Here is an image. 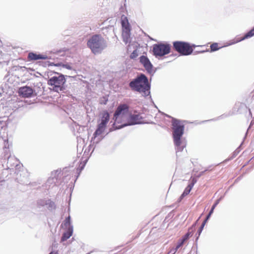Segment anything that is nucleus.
<instances>
[{
  "label": "nucleus",
  "instance_id": "nucleus-1",
  "mask_svg": "<svg viewBox=\"0 0 254 254\" xmlns=\"http://www.w3.org/2000/svg\"><path fill=\"white\" fill-rule=\"evenodd\" d=\"M173 138L176 147V153L181 152L186 146V142L182 137L184 132V126L179 120H172Z\"/></svg>",
  "mask_w": 254,
  "mask_h": 254
},
{
  "label": "nucleus",
  "instance_id": "nucleus-2",
  "mask_svg": "<svg viewBox=\"0 0 254 254\" xmlns=\"http://www.w3.org/2000/svg\"><path fill=\"white\" fill-rule=\"evenodd\" d=\"M87 46L94 55H96L101 54L107 47V43L101 35L95 34L89 39Z\"/></svg>",
  "mask_w": 254,
  "mask_h": 254
},
{
  "label": "nucleus",
  "instance_id": "nucleus-3",
  "mask_svg": "<svg viewBox=\"0 0 254 254\" xmlns=\"http://www.w3.org/2000/svg\"><path fill=\"white\" fill-rule=\"evenodd\" d=\"M55 74L47 81V84L53 87V90L55 92L60 93L64 92L67 89L66 84V79L64 75L57 72H54Z\"/></svg>",
  "mask_w": 254,
  "mask_h": 254
},
{
  "label": "nucleus",
  "instance_id": "nucleus-4",
  "mask_svg": "<svg viewBox=\"0 0 254 254\" xmlns=\"http://www.w3.org/2000/svg\"><path fill=\"white\" fill-rule=\"evenodd\" d=\"M173 48L175 51L181 55L188 56L191 55L194 49L198 45L190 44L188 42L183 41H175L173 43Z\"/></svg>",
  "mask_w": 254,
  "mask_h": 254
},
{
  "label": "nucleus",
  "instance_id": "nucleus-5",
  "mask_svg": "<svg viewBox=\"0 0 254 254\" xmlns=\"http://www.w3.org/2000/svg\"><path fill=\"white\" fill-rule=\"evenodd\" d=\"M7 151L6 145H5L4 148V156H3V157H4L3 160H6V167L9 169L10 173L11 174L12 172L14 173L15 171L20 169L21 167H23V165L14 156H11L8 155ZM2 159H3V158H2Z\"/></svg>",
  "mask_w": 254,
  "mask_h": 254
},
{
  "label": "nucleus",
  "instance_id": "nucleus-6",
  "mask_svg": "<svg viewBox=\"0 0 254 254\" xmlns=\"http://www.w3.org/2000/svg\"><path fill=\"white\" fill-rule=\"evenodd\" d=\"M110 117V114L107 110L103 111L101 117V122L98 125L97 127L93 134L92 140L93 139H95L98 136L101 134L104 131L109 121Z\"/></svg>",
  "mask_w": 254,
  "mask_h": 254
},
{
  "label": "nucleus",
  "instance_id": "nucleus-7",
  "mask_svg": "<svg viewBox=\"0 0 254 254\" xmlns=\"http://www.w3.org/2000/svg\"><path fill=\"white\" fill-rule=\"evenodd\" d=\"M14 174L15 175V180L17 183L24 185H28L30 184L29 179V174L27 171L24 169L23 167L15 171Z\"/></svg>",
  "mask_w": 254,
  "mask_h": 254
},
{
  "label": "nucleus",
  "instance_id": "nucleus-8",
  "mask_svg": "<svg viewBox=\"0 0 254 254\" xmlns=\"http://www.w3.org/2000/svg\"><path fill=\"white\" fill-rule=\"evenodd\" d=\"M171 48V45L168 43L156 44L153 45V52L156 57H163L170 53Z\"/></svg>",
  "mask_w": 254,
  "mask_h": 254
},
{
  "label": "nucleus",
  "instance_id": "nucleus-9",
  "mask_svg": "<svg viewBox=\"0 0 254 254\" xmlns=\"http://www.w3.org/2000/svg\"><path fill=\"white\" fill-rule=\"evenodd\" d=\"M129 112V106L126 104H120L116 110L115 111L113 119L114 120V123L113 124H115L116 126V124H119L120 117H122L128 114Z\"/></svg>",
  "mask_w": 254,
  "mask_h": 254
},
{
  "label": "nucleus",
  "instance_id": "nucleus-10",
  "mask_svg": "<svg viewBox=\"0 0 254 254\" xmlns=\"http://www.w3.org/2000/svg\"><path fill=\"white\" fill-rule=\"evenodd\" d=\"M140 124H143V123L139 121L138 115H130L128 119L127 123L122 124L120 126H115V124H113L112 127L109 129V131L111 132L114 130L119 129L127 126H132Z\"/></svg>",
  "mask_w": 254,
  "mask_h": 254
},
{
  "label": "nucleus",
  "instance_id": "nucleus-11",
  "mask_svg": "<svg viewBox=\"0 0 254 254\" xmlns=\"http://www.w3.org/2000/svg\"><path fill=\"white\" fill-rule=\"evenodd\" d=\"M131 89L135 91L143 92V73H140L129 83Z\"/></svg>",
  "mask_w": 254,
  "mask_h": 254
},
{
  "label": "nucleus",
  "instance_id": "nucleus-12",
  "mask_svg": "<svg viewBox=\"0 0 254 254\" xmlns=\"http://www.w3.org/2000/svg\"><path fill=\"white\" fill-rule=\"evenodd\" d=\"M34 90L30 86H24L19 88L18 93L19 95L24 98H30L32 97L34 93Z\"/></svg>",
  "mask_w": 254,
  "mask_h": 254
},
{
  "label": "nucleus",
  "instance_id": "nucleus-13",
  "mask_svg": "<svg viewBox=\"0 0 254 254\" xmlns=\"http://www.w3.org/2000/svg\"><path fill=\"white\" fill-rule=\"evenodd\" d=\"M27 59L28 61L31 62L38 60H47L48 59V57L45 55L38 54L36 53L31 52L28 54Z\"/></svg>",
  "mask_w": 254,
  "mask_h": 254
},
{
  "label": "nucleus",
  "instance_id": "nucleus-14",
  "mask_svg": "<svg viewBox=\"0 0 254 254\" xmlns=\"http://www.w3.org/2000/svg\"><path fill=\"white\" fill-rule=\"evenodd\" d=\"M130 27L122 29V38L123 42L126 45L131 42Z\"/></svg>",
  "mask_w": 254,
  "mask_h": 254
},
{
  "label": "nucleus",
  "instance_id": "nucleus-15",
  "mask_svg": "<svg viewBox=\"0 0 254 254\" xmlns=\"http://www.w3.org/2000/svg\"><path fill=\"white\" fill-rule=\"evenodd\" d=\"M150 85L149 83L148 79L146 76L144 75V96L149 100H151V96L150 95Z\"/></svg>",
  "mask_w": 254,
  "mask_h": 254
},
{
  "label": "nucleus",
  "instance_id": "nucleus-16",
  "mask_svg": "<svg viewBox=\"0 0 254 254\" xmlns=\"http://www.w3.org/2000/svg\"><path fill=\"white\" fill-rule=\"evenodd\" d=\"M144 67L151 76L153 75L155 72V69H154L152 64L148 59L145 56H144Z\"/></svg>",
  "mask_w": 254,
  "mask_h": 254
},
{
  "label": "nucleus",
  "instance_id": "nucleus-17",
  "mask_svg": "<svg viewBox=\"0 0 254 254\" xmlns=\"http://www.w3.org/2000/svg\"><path fill=\"white\" fill-rule=\"evenodd\" d=\"M73 231V226L67 228L66 230L63 233L61 239V242H64L68 239L72 235Z\"/></svg>",
  "mask_w": 254,
  "mask_h": 254
},
{
  "label": "nucleus",
  "instance_id": "nucleus-18",
  "mask_svg": "<svg viewBox=\"0 0 254 254\" xmlns=\"http://www.w3.org/2000/svg\"><path fill=\"white\" fill-rule=\"evenodd\" d=\"M57 178L55 176L54 177H50L47 181L46 185V187H49V188H53L56 186V182Z\"/></svg>",
  "mask_w": 254,
  "mask_h": 254
},
{
  "label": "nucleus",
  "instance_id": "nucleus-19",
  "mask_svg": "<svg viewBox=\"0 0 254 254\" xmlns=\"http://www.w3.org/2000/svg\"><path fill=\"white\" fill-rule=\"evenodd\" d=\"M121 24L122 29L126 28H130V26L128 22L127 17L125 16H122L121 18Z\"/></svg>",
  "mask_w": 254,
  "mask_h": 254
},
{
  "label": "nucleus",
  "instance_id": "nucleus-20",
  "mask_svg": "<svg viewBox=\"0 0 254 254\" xmlns=\"http://www.w3.org/2000/svg\"><path fill=\"white\" fill-rule=\"evenodd\" d=\"M46 206L49 210L51 211L55 210L56 208L55 202L52 201L50 199H48Z\"/></svg>",
  "mask_w": 254,
  "mask_h": 254
},
{
  "label": "nucleus",
  "instance_id": "nucleus-21",
  "mask_svg": "<svg viewBox=\"0 0 254 254\" xmlns=\"http://www.w3.org/2000/svg\"><path fill=\"white\" fill-rule=\"evenodd\" d=\"M192 188L191 186H190L188 185L185 189V190L184 191L183 193L182 194V195L180 196V199H183L185 196L189 194L192 190Z\"/></svg>",
  "mask_w": 254,
  "mask_h": 254
},
{
  "label": "nucleus",
  "instance_id": "nucleus-22",
  "mask_svg": "<svg viewBox=\"0 0 254 254\" xmlns=\"http://www.w3.org/2000/svg\"><path fill=\"white\" fill-rule=\"evenodd\" d=\"M87 161H88L87 159H86L85 160H84L83 161V164L81 163V164L79 165V167L77 169V172L78 173V175L76 177V179L78 178L80 173L82 171V170L84 169Z\"/></svg>",
  "mask_w": 254,
  "mask_h": 254
},
{
  "label": "nucleus",
  "instance_id": "nucleus-23",
  "mask_svg": "<svg viewBox=\"0 0 254 254\" xmlns=\"http://www.w3.org/2000/svg\"><path fill=\"white\" fill-rule=\"evenodd\" d=\"M221 48V47L219 46V44L217 43H214L210 45V52H214L217 50H218Z\"/></svg>",
  "mask_w": 254,
  "mask_h": 254
},
{
  "label": "nucleus",
  "instance_id": "nucleus-24",
  "mask_svg": "<svg viewBox=\"0 0 254 254\" xmlns=\"http://www.w3.org/2000/svg\"><path fill=\"white\" fill-rule=\"evenodd\" d=\"M64 225L66 227H70V226H72L71 224V218L70 215L66 217L64 220Z\"/></svg>",
  "mask_w": 254,
  "mask_h": 254
},
{
  "label": "nucleus",
  "instance_id": "nucleus-25",
  "mask_svg": "<svg viewBox=\"0 0 254 254\" xmlns=\"http://www.w3.org/2000/svg\"><path fill=\"white\" fill-rule=\"evenodd\" d=\"M48 199H40L37 201V205L38 206H45L46 205Z\"/></svg>",
  "mask_w": 254,
  "mask_h": 254
},
{
  "label": "nucleus",
  "instance_id": "nucleus-26",
  "mask_svg": "<svg viewBox=\"0 0 254 254\" xmlns=\"http://www.w3.org/2000/svg\"><path fill=\"white\" fill-rule=\"evenodd\" d=\"M62 64V63L61 62H58L57 63H53V62H46L45 63V66H52V65H54L55 66H61Z\"/></svg>",
  "mask_w": 254,
  "mask_h": 254
},
{
  "label": "nucleus",
  "instance_id": "nucleus-27",
  "mask_svg": "<svg viewBox=\"0 0 254 254\" xmlns=\"http://www.w3.org/2000/svg\"><path fill=\"white\" fill-rule=\"evenodd\" d=\"M198 46L199 47H197L196 48H199L200 49H198V50H196L195 51L196 53H204L205 52H209V49H207L206 48V49L204 48L205 47V45Z\"/></svg>",
  "mask_w": 254,
  "mask_h": 254
},
{
  "label": "nucleus",
  "instance_id": "nucleus-28",
  "mask_svg": "<svg viewBox=\"0 0 254 254\" xmlns=\"http://www.w3.org/2000/svg\"><path fill=\"white\" fill-rule=\"evenodd\" d=\"M5 129V123L2 121L0 120V135L2 131H4Z\"/></svg>",
  "mask_w": 254,
  "mask_h": 254
},
{
  "label": "nucleus",
  "instance_id": "nucleus-29",
  "mask_svg": "<svg viewBox=\"0 0 254 254\" xmlns=\"http://www.w3.org/2000/svg\"><path fill=\"white\" fill-rule=\"evenodd\" d=\"M191 235V232H188L187 234H186L185 235H184L183 237V238L181 240L185 242L186 241H187L189 239V237Z\"/></svg>",
  "mask_w": 254,
  "mask_h": 254
},
{
  "label": "nucleus",
  "instance_id": "nucleus-30",
  "mask_svg": "<svg viewBox=\"0 0 254 254\" xmlns=\"http://www.w3.org/2000/svg\"><path fill=\"white\" fill-rule=\"evenodd\" d=\"M138 56V53L137 50H135L133 51V52L130 54V58L131 59H134Z\"/></svg>",
  "mask_w": 254,
  "mask_h": 254
},
{
  "label": "nucleus",
  "instance_id": "nucleus-31",
  "mask_svg": "<svg viewBox=\"0 0 254 254\" xmlns=\"http://www.w3.org/2000/svg\"><path fill=\"white\" fill-rule=\"evenodd\" d=\"M108 101V99L106 97H103L100 101L101 104L106 105Z\"/></svg>",
  "mask_w": 254,
  "mask_h": 254
},
{
  "label": "nucleus",
  "instance_id": "nucleus-32",
  "mask_svg": "<svg viewBox=\"0 0 254 254\" xmlns=\"http://www.w3.org/2000/svg\"><path fill=\"white\" fill-rule=\"evenodd\" d=\"M61 66H62L63 67H64V68H65L67 69H69V70H71L72 69V67L71 66H70L69 64H63L62 63V64L61 65Z\"/></svg>",
  "mask_w": 254,
  "mask_h": 254
},
{
  "label": "nucleus",
  "instance_id": "nucleus-33",
  "mask_svg": "<svg viewBox=\"0 0 254 254\" xmlns=\"http://www.w3.org/2000/svg\"><path fill=\"white\" fill-rule=\"evenodd\" d=\"M184 243H185V242H184L181 239L180 240L178 241V244L176 246L177 249H179L180 247H181L184 245Z\"/></svg>",
  "mask_w": 254,
  "mask_h": 254
},
{
  "label": "nucleus",
  "instance_id": "nucleus-34",
  "mask_svg": "<svg viewBox=\"0 0 254 254\" xmlns=\"http://www.w3.org/2000/svg\"><path fill=\"white\" fill-rule=\"evenodd\" d=\"M9 171H9V169H8V168L7 167V168H6V169H5L3 170V171H2V175L3 176H4V175H6L5 178H6V177H7V173Z\"/></svg>",
  "mask_w": 254,
  "mask_h": 254
},
{
  "label": "nucleus",
  "instance_id": "nucleus-35",
  "mask_svg": "<svg viewBox=\"0 0 254 254\" xmlns=\"http://www.w3.org/2000/svg\"><path fill=\"white\" fill-rule=\"evenodd\" d=\"M197 180L195 178H193L192 179L191 183V184H189V185L190 186H191L192 188H193L194 185L196 183Z\"/></svg>",
  "mask_w": 254,
  "mask_h": 254
},
{
  "label": "nucleus",
  "instance_id": "nucleus-36",
  "mask_svg": "<svg viewBox=\"0 0 254 254\" xmlns=\"http://www.w3.org/2000/svg\"><path fill=\"white\" fill-rule=\"evenodd\" d=\"M178 249H177V248L176 247L175 248H172L169 253H172V254H175L176 252L177 251Z\"/></svg>",
  "mask_w": 254,
  "mask_h": 254
},
{
  "label": "nucleus",
  "instance_id": "nucleus-37",
  "mask_svg": "<svg viewBox=\"0 0 254 254\" xmlns=\"http://www.w3.org/2000/svg\"><path fill=\"white\" fill-rule=\"evenodd\" d=\"M213 211L214 210L213 209H211L210 212H209V214H208V215L207 216V217L206 218V219L207 220L208 219V218H209V217L211 216V215L212 214V213L213 212Z\"/></svg>",
  "mask_w": 254,
  "mask_h": 254
},
{
  "label": "nucleus",
  "instance_id": "nucleus-38",
  "mask_svg": "<svg viewBox=\"0 0 254 254\" xmlns=\"http://www.w3.org/2000/svg\"><path fill=\"white\" fill-rule=\"evenodd\" d=\"M206 221H207V220H206V219H205V220L203 221V222L202 223V224H201V225L200 227L199 228L201 230H202V229H203V227H204V225H205V223H206Z\"/></svg>",
  "mask_w": 254,
  "mask_h": 254
},
{
  "label": "nucleus",
  "instance_id": "nucleus-39",
  "mask_svg": "<svg viewBox=\"0 0 254 254\" xmlns=\"http://www.w3.org/2000/svg\"><path fill=\"white\" fill-rule=\"evenodd\" d=\"M219 203V200H217V201L213 205V206H212V208L211 209H213V210L215 209V208L216 207V206H217V205Z\"/></svg>",
  "mask_w": 254,
  "mask_h": 254
},
{
  "label": "nucleus",
  "instance_id": "nucleus-40",
  "mask_svg": "<svg viewBox=\"0 0 254 254\" xmlns=\"http://www.w3.org/2000/svg\"><path fill=\"white\" fill-rule=\"evenodd\" d=\"M143 55L141 56L140 57H139V62L141 64H143Z\"/></svg>",
  "mask_w": 254,
  "mask_h": 254
},
{
  "label": "nucleus",
  "instance_id": "nucleus-41",
  "mask_svg": "<svg viewBox=\"0 0 254 254\" xmlns=\"http://www.w3.org/2000/svg\"><path fill=\"white\" fill-rule=\"evenodd\" d=\"M144 37H147L148 38L150 39L151 40H153V39L152 38H151V37H150L148 35H146L144 32Z\"/></svg>",
  "mask_w": 254,
  "mask_h": 254
},
{
  "label": "nucleus",
  "instance_id": "nucleus-42",
  "mask_svg": "<svg viewBox=\"0 0 254 254\" xmlns=\"http://www.w3.org/2000/svg\"><path fill=\"white\" fill-rule=\"evenodd\" d=\"M49 254H58V253L57 252H55L52 251Z\"/></svg>",
  "mask_w": 254,
  "mask_h": 254
},
{
  "label": "nucleus",
  "instance_id": "nucleus-43",
  "mask_svg": "<svg viewBox=\"0 0 254 254\" xmlns=\"http://www.w3.org/2000/svg\"><path fill=\"white\" fill-rule=\"evenodd\" d=\"M202 230H201L200 228L199 229V230H198V235H200L201 231H202Z\"/></svg>",
  "mask_w": 254,
  "mask_h": 254
},
{
  "label": "nucleus",
  "instance_id": "nucleus-44",
  "mask_svg": "<svg viewBox=\"0 0 254 254\" xmlns=\"http://www.w3.org/2000/svg\"><path fill=\"white\" fill-rule=\"evenodd\" d=\"M203 172H201V174H200V175H199L198 177L200 176L202 174V173H203Z\"/></svg>",
  "mask_w": 254,
  "mask_h": 254
},
{
  "label": "nucleus",
  "instance_id": "nucleus-45",
  "mask_svg": "<svg viewBox=\"0 0 254 254\" xmlns=\"http://www.w3.org/2000/svg\"><path fill=\"white\" fill-rule=\"evenodd\" d=\"M100 141V140H99L97 141H96V143H98Z\"/></svg>",
  "mask_w": 254,
  "mask_h": 254
}]
</instances>
